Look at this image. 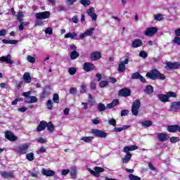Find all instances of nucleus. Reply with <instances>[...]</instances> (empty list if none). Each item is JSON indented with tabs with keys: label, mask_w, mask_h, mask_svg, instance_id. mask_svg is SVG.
Here are the masks:
<instances>
[{
	"label": "nucleus",
	"mask_w": 180,
	"mask_h": 180,
	"mask_svg": "<svg viewBox=\"0 0 180 180\" xmlns=\"http://www.w3.org/2000/svg\"><path fill=\"white\" fill-rule=\"evenodd\" d=\"M146 77L152 79V81H155V79H160V81H164L167 79V76L161 73L157 69H153L150 72L146 73Z\"/></svg>",
	"instance_id": "1"
},
{
	"label": "nucleus",
	"mask_w": 180,
	"mask_h": 180,
	"mask_svg": "<svg viewBox=\"0 0 180 180\" xmlns=\"http://www.w3.org/2000/svg\"><path fill=\"white\" fill-rule=\"evenodd\" d=\"M141 106V102L140 101V100L136 99L134 101L131 106V113L132 115H134V116H137L139 115V109H140Z\"/></svg>",
	"instance_id": "2"
},
{
	"label": "nucleus",
	"mask_w": 180,
	"mask_h": 180,
	"mask_svg": "<svg viewBox=\"0 0 180 180\" xmlns=\"http://www.w3.org/2000/svg\"><path fill=\"white\" fill-rule=\"evenodd\" d=\"M166 65L165 66V70L167 71H172V70H178L180 67L179 62H165Z\"/></svg>",
	"instance_id": "3"
},
{
	"label": "nucleus",
	"mask_w": 180,
	"mask_h": 180,
	"mask_svg": "<svg viewBox=\"0 0 180 180\" xmlns=\"http://www.w3.org/2000/svg\"><path fill=\"white\" fill-rule=\"evenodd\" d=\"M105 172V169H103V167H94V171L92 169L89 170L90 174H91V175H94V176H96V178H99L101 176V172Z\"/></svg>",
	"instance_id": "4"
},
{
	"label": "nucleus",
	"mask_w": 180,
	"mask_h": 180,
	"mask_svg": "<svg viewBox=\"0 0 180 180\" xmlns=\"http://www.w3.org/2000/svg\"><path fill=\"white\" fill-rule=\"evenodd\" d=\"M27 150H29V144L24 143L17 147L16 153L18 154H26Z\"/></svg>",
	"instance_id": "5"
},
{
	"label": "nucleus",
	"mask_w": 180,
	"mask_h": 180,
	"mask_svg": "<svg viewBox=\"0 0 180 180\" xmlns=\"http://www.w3.org/2000/svg\"><path fill=\"white\" fill-rule=\"evenodd\" d=\"M50 11H44L41 13H37L35 14V18L41 20L42 19H49L50 18Z\"/></svg>",
	"instance_id": "6"
},
{
	"label": "nucleus",
	"mask_w": 180,
	"mask_h": 180,
	"mask_svg": "<svg viewBox=\"0 0 180 180\" xmlns=\"http://www.w3.org/2000/svg\"><path fill=\"white\" fill-rule=\"evenodd\" d=\"M91 133L94 134L96 137H100L101 139H105L108 136L106 132L99 129H91Z\"/></svg>",
	"instance_id": "7"
},
{
	"label": "nucleus",
	"mask_w": 180,
	"mask_h": 180,
	"mask_svg": "<svg viewBox=\"0 0 180 180\" xmlns=\"http://www.w3.org/2000/svg\"><path fill=\"white\" fill-rule=\"evenodd\" d=\"M83 70L86 72H91L95 70V65L92 63L86 62L83 64Z\"/></svg>",
	"instance_id": "8"
},
{
	"label": "nucleus",
	"mask_w": 180,
	"mask_h": 180,
	"mask_svg": "<svg viewBox=\"0 0 180 180\" xmlns=\"http://www.w3.org/2000/svg\"><path fill=\"white\" fill-rule=\"evenodd\" d=\"M5 138L9 141H16L18 140V136H15V134L11 131H5Z\"/></svg>",
	"instance_id": "9"
},
{
	"label": "nucleus",
	"mask_w": 180,
	"mask_h": 180,
	"mask_svg": "<svg viewBox=\"0 0 180 180\" xmlns=\"http://www.w3.org/2000/svg\"><path fill=\"white\" fill-rule=\"evenodd\" d=\"M157 32H158V28H157V27H150L146 30L144 34L145 36L151 37L154 36Z\"/></svg>",
	"instance_id": "10"
},
{
	"label": "nucleus",
	"mask_w": 180,
	"mask_h": 180,
	"mask_svg": "<svg viewBox=\"0 0 180 180\" xmlns=\"http://www.w3.org/2000/svg\"><path fill=\"white\" fill-rule=\"evenodd\" d=\"M86 13L90 18H91L93 22H96V19H98V15L95 13V8L94 7H91L86 11Z\"/></svg>",
	"instance_id": "11"
},
{
	"label": "nucleus",
	"mask_w": 180,
	"mask_h": 180,
	"mask_svg": "<svg viewBox=\"0 0 180 180\" xmlns=\"http://www.w3.org/2000/svg\"><path fill=\"white\" fill-rule=\"evenodd\" d=\"M118 95L119 96L127 98V96H130V95H131V90L127 88L122 89L119 91Z\"/></svg>",
	"instance_id": "12"
},
{
	"label": "nucleus",
	"mask_w": 180,
	"mask_h": 180,
	"mask_svg": "<svg viewBox=\"0 0 180 180\" xmlns=\"http://www.w3.org/2000/svg\"><path fill=\"white\" fill-rule=\"evenodd\" d=\"M90 58L92 61H97V60H101L102 58V53L98 51L91 52L90 53Z\"/></svg>",
	"instance_id": "13"
},
{
	"label": "nucleus",
	"mask_w": 180,
	"mask_h": 180,
	"mask_svg": "<svg viewBox=\"0 0 180 180\" xmlns=\"http://www.w3.org/2000/svg\"><path fill=\"white\" fill-rule=\"evenodd\" d=\"M157 138L158 139L159 141H161L162 143L167 141V140H169V136L164 133H158Z\"/></svg>",
	"instance_id": "14"
},
{
	"label": "nucleus",
	"mask_w": 180,
	"mask_h": 180,
	"mask_svg": "<svg viewBox=\"0 0 180 180\" xmlns=\"http://www.w3.org/2000/svg\"><path fill=\"white\" fill-rule=\"evenodd\" d=\"M0 61H1V63H6L7 64H10V65L13 64V60H11V54H8L6 56L0 57Z\"/></svg>",
	"instance_id": "15"
},
{
	"label": "nucleus",
	"mask_w": 180,
	"mask_h": 180,
	"mask_svg": "<svg viewBox=\"0 0 180 180\" xmlns=\"http://www.w3.org/2000/svg\"><path fill=\"white\" fill-rule=\"evenodd\" d=\"M143 46V41L140 39H135L131 43L132 49H138V47H141Z\"/></svg>",
	"instance_id": "16"
},
{
	"label": "nucleus",
	"mask_w": 180,
	"mask_h": 180,
	"mask_svg": "<svg viewBox=\"0 0 180 180\" xmlns=\"http://www.w3.org/2000/svg\"><path fill=\"white\" fill-rule=\"evenodd\" d=\"M170 109L172 112H178L180 109V101H174L171 103Z\"/></svg>",
	"instance_id": "17"
},
{
	"label": "nucleus",
	"mask_w": 180,
	"mask_h": 180,
	"mask_svg": "<svg viewBox=\"0 0 180 180\" xmlns=\"http://www.w3.org/2000/svg\"><path fill=\"white\" fill-rule=\"evenodd\" d=\"M41 174L45 176H54V175H56V172L51 169H42Z\"/></svg>",
	"instance_id": "18"
},
{
	"label": "nucleus",
	"mask_w": 180,
	"mask_h": 180,
	"mask_svg": "<svg viewBox=\"0 0 180 180\" xmlns=\"http://www.w3.org/2000/svg\"><path fill=\"white\" fill-rule=\"evenodd\" d=\"M0 174L3 178H5V179H9V178H15V174L12 172H1Z\"/></svg>",
	"instance_id": "19"
},
{
	"label": "nucleus",
	"mask_w": 180,
	"mask_h": 180,
	"mask_svg": "<svg viewBox=\"0 0 180 180\" xmlns=\"http://www.w3.org/2000/svg\"><path fill=\"white\" fill-rule=\"evenodd\" d=\"M157 97L158 98L159 101H160V102H163V103H166V102H169V98H168L167 94H158Z\"/></svg>",
	"instance_id": "20"
},
{
	"label": "nucleus",
	"mask_w": 180,
	"mask_h": 180,
	"mask_svg": "<svg viewBox=\"0 0 180 180\" xmlns=\"http://www.w3.org/2000/svg\"><path fill=\"white\" fill-rule=\"evenodd\" d=\"M139 147L136 145H131L130 146H125L123 149V153H130V151H135L138 150Z\"/></svg>",
	"instance_id": "21"
},
{
	"label": "nucleus",
	"mask_w": 180,
	"mask_h": 180,
	"mask_svg": "<svg viewBox=\"0 0 180 180\" xmlns=\"http://www.w3.org/2000/svg\"><path fill=\"white\" fill-rule=\"evenodd\" d=\"M47 126V122L42 120L39 122V125L37 127V131H43Z\"/></svg>",
	"instance_id": "22"
},
{
	"label": "nucleus",
	"mask_w": 180,
	"mask_h": 180,
	"mask_svg": "<svg viewBox=\"0 0 180 180\" xmlns=\"http://www.w3.org/2000/svg\"><path fill=\"white\" fill-rule=\"evenodd\" d=\"M178 124L169 125L167 127V131H169V133H176L178 131Z\"/></svg>",
	"instance_id": "23"
},
{
	"label": "nucleus",
	"mask_w": 180,
	"mask_h": 180,
	"mask_svg": "<svg viewBox=\"0 0 180 180\" xmlns=\"http://www.w3.org/2000/svg\"><path fill=\"white\" fill-rule=\"evenodd\" d=\"M78 34L76 32H69L65 34V39H72V40L77 39Z\"/></svg>",
	"instance_id": "24"
},
{
	"label": "nucleus",
	"mask_w": 180,
	"mask_h": 180,
	"mask_svg": "<svg viewBox=\"0 0 180 180\" xmlns=\"http://www.w3.org/2000/svg\"><path fill=\"white\" fill-rule=\"evenodd\" d=\"M23 79L25 84H30L32 82V77H30V74H29V72H25L23 75Z\"/></svg>",
	"instance_id": "25"
},
{
	"label": "nucleus",
	"mask_w": 180,
	"mask_h": 180,
	"mask_svg": "<svg viewBox=\"0 0 180 180\" xmlns=\"http://www.w3.org/2000/svg\"><path fill=\"white\" fill-rule=\"evenodd\" d=\"M132 154L130 153H126V155L122 158V162L127 164L130 160H131Z\"/></svg>",
	"instance_id": "26"
},
{
	"label": "nucleus",
	"mask_w": 180,
	"mask_h": 180,
	"mask_svg": "<svg viewBox=\"0 0 180 180\" xmlns=\"http://www.w3.org/2000/svg\"><path fill=\"white\" fill-rule=\"evenodd\" d=\"M144 92L147 95H151V94H153V92H154V88L151 85H148L146 86Z\"/></svg>",
	"instance_id": "27"
},
{
	"label": "nucleus",
	"mask_w": 180,
	"mask_h": 180,
	"mask_svg": "<svg viewBox=\"0 0 180 180\" xmlns=\"http://www.w3.org/2000/svg\"><path fill=\"white\" fill-rule=\"evenodd\" d=\"M117 70L119 72H124L126 71V65H124V62H120V64L118 65Z\"/></svg>",
	"instance_id": "28"
},
{
	"label": "nucleus",
	"mask_w": 180,
	"mask_h": 180,
	"mask_svg": "<svg viewBox=\"0 0 180 180\" xmlns=\"http://www.w3.org/2000/svg\"><path fill=\"white\" fill-rule=\"evenodd\" d=\"M46 127L48 131L50 133H53L54 131V124H53L51 122H49V123L46 122Z\"/></svg>",
	"instance_id": "29"
},
{
	"label": "nucleus",
	"mask_w": 180,
	"mask_h": 180,
	"mask_svg": "<svg viewBox=\"0 0 180 180\" xmlns=\"http://www.w3.org/2000/svg\"><path fill=\"white\" fill-rule=\"evenodd\" d=\"M79 57V53H78L77 51H72L70 53V58L71 60H75Z\"/></svg>",
	"instance_id": "30"
},
{
	"label": "nucleus",
	"mask_w": 180,
	"mask_h": 180,
	"mask_svg": "<svg viewBox=\"0 0 180 180\" xmlns=\"http://www.w3.org/2000/svg\"><path fill=\"white\" fill-rule=\"evenodd\" d=\"M49 94L50 91H47L46 89H44L39 96L41 99H44L46 96H48Z\"/></svg>",
	"instance_id": "31"
},
{
	"label": "nucleus",
	"mask_w": 180,
	"mask_h": 180,
	"mask_svg": "<svg viewBox=\"0 0 180 180\" xmlns=\"http://www.w3.org/2000/svg\"><path fill=\"white\" fill-rule=\"evenodd\" d=\"M98 112H105L106 110V105L102 103H99L97 106Z\"/></svg>",
	"instance_id": "32"
},
{
	"label": "nucleus",
	"mask_w": 180,
	"mask_h": 180,
	"mask_svg": "<svg viewBox=\"0 0 180 180\" xmlns=\"http://www.w3.org/2000/svg\"><path fill=\"white\" fill-rule=\"evenodd\" d=\"M2 43H4V44H17V43H18V40L3 39Z\"/></svg>",
	"instance_id": "33"
},
{
	"label": "nucleus",
	"mask_w": 180,
	"mask_h": 180,
	"mask_svg": "<svg viewBox=\"0 0 180 180\" xmlns=\"http://www.w3.org/2000/svg\"><path fill=\"white\" fill-rule=\"evenodd\" d=\"M127 129H129V126L124 125L122 127H115L113 129V131H115V133L123 131V130H127Z\"/></svg>",
	"instance_id": "34"
},
{
	"label": "nucleus",
	"mask_w": 180,
	"mask_h": 180,
	"mask_svg": "<svg viewBox=\"0 0 180 180\" xmlns=\"http://www.w3.org/2000/svg\"><path fill=\"white\" fill-rule=\"evenodd\" d=\"M94 139V138L93 136H83L80 139V140L84 141V143H91Z\"/></svg>",
	"instance_id": "35"
},
{
	"label": "nucleus",
	"mask_w": 180,
	"mask_h": 180,
	"mask_svg": "<svg viewBox=\"0 0 180 180\" xmlns=\"http://www.w3.org/2000/svg\"><path fill=\"white\" fill-rule=\"evenodd\" d=\"M141 124L143 127H150V126H153V122L150 120H145L141 122Z\"/></svg>",
	"instance_id": "36"
},
{
	"label": "nucleus",
	"mask_w": 180,
	"mask_h": 180,
	"mask_svg": "<svg viewBox=\"0 0 180 180\" xmlns=\"http://www.w3.org/2000/svg\"><path fill=\"white\" fill-rule=\"evenodd\" d=\"M20 25L18 26V29L21 31L24 30L25 29V26H27V25H30V22H23L21 21V22H20Z\"/></svg>",
	"instance_id": "37"
},
{
	"label": "nucleus",
	"mask_w": 180,
	"mask_h": 180,
	"mask_svg": "<svg viewBox=\"0 0 180 180\" xmlns=\"http://www.w3.org/2000/svg\"><path fill=\"white\" fill-rule=\"evenodd\" d=\"M94 32H95V28L94 27H90L89 29L86 30V32H84L86 36H92V34H94Z\"/></svg>",
	"instance_id": "38"
},
{
	"label": "nucleus",
	"mask_w": 180,
	"mask_h": 180,
	"mask_svg": "<svg viewBox=\"0 0 180 180\" xmlns=\"http://www.w3.org/2000/svg\"><path fill=\"white\" fill-rule=\"evenodd\" d=\"M79 2L85 8H86V7L89 6V5H91V1L90 0H80Z\"/></svg>",
	"instance_id": "39"
},
{
	"label": "nucleus",
	"mask_w": 180,
	"mask_h": 180,
	"mask_svg": "<svg viewBox=\"0 0 180 180\" xmlns=\"http://www.w3.org/2000/svg\"><path fill=\"white\" fill-rule=\"evenodd\" d=\"M53 101L54 102V103H60V96L58 95V94H53Z\"/></svg>",
	"instance_id": "40"
},
{
	"label": "nucleus",
	"mask_w": 180,
	"mask_h": 180,
	"mask_svg": "<svg viewBox=\"0 0 180 180\" xmlns=\"http://www.w3.org/2000/svg\"><path fill=\"white\" fill-rule=\"evenodd\" d=\"M29 101H27V103H36L37 102V97L34 96H29Z\"/></svg>",
	"instance_id": "41"
},
{
	"label": "nucleus",
	"mask_w": 180,
	"mask_h": 180,
	"mask_svg": "<svg viewBox=\"0 0 180 180\" xmlns=\"http://www.w3.org/2000/svg\"><path fill=\"white\" fill-rule=\"evenodd\" d=\"M17 19L20 22V23H22V22H23V13L22 11H19L18 13Z\"/></svg>",
	"instance_id": "42"
},
{
	"label": "nucleus",
	"mask_w": 180,
	"mask_h": 180,
	"mask_svg": "<svg viewBox=\"0 0 180 180\" xmlns=\"http://www.w3.org/2000/svg\"><path fill=\"white\" fill-rule=\"evenodd\" d=\"M26 158L28 161H33L34 160V154L33 153H29L26 155Z\"/></svg>",
	"instance_id": "43"
},
{
	"label": "nucleus",
	"mask_w": 180,
	"mask_h": 180,
	"mask_svg": "<svg viewBox=\"0 0 180 180\" xmlns=\"http://www.w3.org/2000/svg\"><path fill=\"white\" fill-rule=\"evenodd\" d=\"M70 176L72 179H77V169H72L70 171Z\"/></svg>",
	"instance_id": "44"
},
{
	"label": "nucleus",
	"mask_w": 180,
	"mask_h": 180,
	"mask_svg": "<svg viewBox=\"0 0 180 180\" xmlns=\"http://www.w3.org/2000/svg\"><path fill=\"white\" fill-rule=\"evenodd\" d=\"M27 60L29 63H31V64H34L36 63V58L30 55L27 57Z\"/></svg>",
	"instance_id": "45"
},
{
	"label": "nucleus",
	"mask_w": 180,
	"mask_h": 180,
	"mask_svg": "<svg viewBox=\"0 0 180 180\" xmlns=\"http://www.w3.org/2000/svg\"><path fill=\"white\" fill-rule=\"evenodd\" d=\"M109 85V82L108 81L103 80L99 82L100 88H105V86H108Z\"/></svg>",
	"instance_id": "46"
},
{
	"label": "nucleus",
	"mask_w": 180,
	"mask_h": 180,
	"mask_svg": "<svg viewBox=\"0 0 180 180\" xmlns=\"http://www.w3.org/2000/svg\"><path fill=\"white\" fill-rule=\"evenodd\" d=\"M68 72H69L70 75H75V74L77 72V69H75V68H74V67L70 68L68 69Z\"/></svg>",
	"instance_id": "47"
},
{
	"label": "nucleus",
	"mask_w": 180,
	"mask_h": 180,
	"mask_svg": "<svg viewBox=\"0 0 180 180\" xmlns=\"http://www.w3.org/2000/svg\"><path fill=\"white\" fill-rule=\"evenodd\" d=\"M167 95L168 96V98L169 99V98H176V92H173V91H169L167 93Z\"/></svg>",
	"instance_id": "48"
},
{
	"label": "nucleus",
	"mask_w": 180,
	"mask_h": 180,
	"mask_svg": "<svg viewBox=\"0 0 180 180\" xmlns=\"http://www.w3.org/2000/svg\"><path fill=\"white\" fill-rule=\"evenodd\" d=\"M129 178L130 180H141V178H140L139 176H136L134 174H129Z\"/></svg>",
	"instance_id": "49"
},
{
	"label": "nucleus",
	"mask_w": 180,
	"mask_h": 180,
	"mask_svg": "<svg viewBox=\"0 0 180 180\" xmlns=\"http://www.w3.org/2000/svg\"><path fill=\"white\" fill-rule=\"evenodd\" d=\"M87 89H88L85 84H82L80 86V94H86Z\"/></svg>",
	"instance_id": "50"
},
{
	"label": "nucleus",
	"mask_w": 180,
	"mask_h": 180,
	"mask_svg": "<svg viewBox=\"0 0 180 180\" xmlns=\"http://www.w3.org/2000/svg\"><path fill=\"white\" fill-rule=\"evenodd\" d=\"M153 16H154L155 20H158L159 22L162 20V19H164V18H162V15L161 14L154 15Z\"/></svg>",
	"instance_id": "51"
},
{
	"label": "nucleus",
	"mask_w": 180,
	"mask_h": 180,
	"mask_svg": "<svg viewBox=\"0 0 180 180\" xmlns=\"http://www.w3.org/2000/svg\"><path fill=\"white\" fill-rule=\"evenodd\" d=\"M139 56H141L142 58H147L148 57V54L147 52L142 51L139 53Z\"/></svg>",
	"instance_id": "52"
},
{
	"label": "nucleus",
	"mask_w": 180,
	"mask_h": 180,
	"mask_svg": "<svg viewBox=\"0 0 180 180\" xmlns=\"http://www.w3.org/2000/svg\"><path fill=\"white\" fill-rule=\"evenodd\" d=\"M46 106H47L48 109H49V110H51V109H53V102L51 101V100L47 101Z\"/></svg>",
	"instance_id": "53"
},
{
	"label": "nucleus",
	"mask_w": 180,
	"mask_h": 180,
	"mask_svg": "<svg viewBox=\"0 0 180 180\" xmlns=\"http://www.w3.org/2000/svg\"><path fill=\"white\" fill-rule=\"evenodd\" d=\"M140 75H141L140 73L136 72L131 75V79H139V78L140 77Z\"/></svg>",
	"instance_id": "54"
},
{
	"label": "nucleus",
	"mask_w": 180,
	"mask_h": 180,
	"mask_svg": "<svg viewBox=\"0 0 180 180\" xmlns=\"http://www.w3.org/2000/svg\"><path fill=\"white\" fill-rule=\"evenodd\" d=\"M89 103H91V105L95 103V99H94V96L91 94H89Z\"/></svg>",
	"instance_id": "55"
},
{
	"label": "nucleus",
	"mask_w": 180,
	"mask_h": 180,
	"mask_svg": "<svg viewBox=\"0 0 180 180\" xmlns=\"http://www.w3.org/2000/svg\"><path fill=\"white\" fill-rule=\"evenodd\" d=\"M170 141L173 143L175 144V143H177V141H179V139L176 136H172L170 138Z\"/></svg>",
	"instance_id": "56"
},
{
	"label": "nucleus",
	"mask_w": 180,
	"mask_h": 180,
	"mask_svg": "<svg viewBox=\"0 0 180 180\" xmlns=\"http://www.w3.org/2000/svg\"><path fill=\"white\" fill-rule=\"evenodd\" d=\"M46 141L47 140L41 137L37 139V143H39L40 144H44Z\"/></svg>",
	"instance_id": "57"
},
{
	"label": "nucleus",
	"mask_w": 180,
	"mask_h": 180,
	"mask_svg": "<svg viewBox=\"0 0 180 180\" xmlns=\"http://www.w3.org/2000/svg\"><path fill=\"white\" fill-rule=\"evenodd\" d=\"M46 34L51 35L53 34V29L51 27H48L45 30Z\"/></svg>",
	"instance_id": "58"
},
{
	"label": "nucleus",
	"mask_w": 180,
	"mask_h": 180,
	"mask_svg": "<svg viewBox=\"0 0 180 180\" xmlns=\"http://www.w3.org/2000/svg\"><path fill=\"white\" fill-rule=\"evenodd\" d=\"M174 43L176 44H178V46H180V37H175L173 39Z\"/></svg>",
	"instance_id": "59"
},
{
	"label": "nucleus",
	"mask_w": 180,
	"mask_h": 180,
	"mask_svg": "<svg viewBox=\"0 0 180 180\" xmlns=\"http://www.w3.org/2000/svg\"><path fill=\"white\" fill-rule=\"evenodd\" d=\"M90 88L91 89H92L93 91H95V89H96V83L91 82L90 83Z\"/></svg>",
	"instance_id": "60"
},
{
	"label": "nucleus",
	"mask_w": 180,
	"mask_h": 180,
	"mask_svg": "<svg viewBox=\"0 0 180 180\" xmlns=\"http://www.w3.org/2000/svg\"><path fill=\"white\" fill-rule=\"evenodd\" d=\"M109 124H110L111 126H116V120L112 118L111 120H110L108 121Z\"/></svg>",
	"instance_id": "61"
},
{
	"label": "nucleus",
	"mask_w": 180,
	"mask_h": 180,
	"mask_svg": "<svg viewBox=\"0 0 180 180\" xmlns=\"http://www.w3.org/2000/svg\"><path fill=\"white\" fill-rule=\"evenodd\" d=\"M68 174H70V169H63V170L61 171V174L63 175V176H65V175H68Z\"/></svg>",
	"instance_id": "62"
},
{
	"label": "nucleus",
	"mask_w": 180,
	"mask_h": 180,
	"mask_svg": "<svg viewBox=\"0 0 180 180\" xmlns=\"http://www.w3.org/2000/svg\"><path fill=\"white\" fill-rule=\"evenodd\" d=\"M111 103H112V105L114 106V108H115V106H117V105H119V103H120L119 99H117V98L114 99V100L111 102Z\"/></svg>",
	"instance_id": "63"
},
{
	"label": "nucleus",
	"mask_w": 180,
	"mask_h": 180,
	"mask_svg": "<svg viewBox=\"0 0 180 180\" xmlns=\"http://www.w3.org/2000/svg\"><path fill=\"white\" fill-rule=\"evenodd\" d=\"M127 115H129V110H122L121 111V116H127Z\"/></svg>",
	"instance_id": "64"
}]
</instances>
